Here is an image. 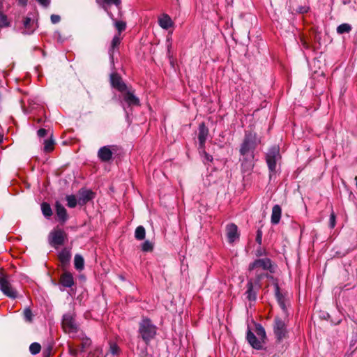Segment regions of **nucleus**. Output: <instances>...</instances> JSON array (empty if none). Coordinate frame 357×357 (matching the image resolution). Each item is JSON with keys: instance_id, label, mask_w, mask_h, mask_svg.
Masks as SVG:
<instances>
[{"instance_id": "obj_1", "label": "nucleus", "mask_w": 357, "mask_h": 357, "mask_svg": "<svg viewBox=\"0 0 357 357\" xmlns=\"http://www.w3.org/2000/svg\"><path fill=\"white\" fill-rule=\"evenodd\" d=\"M260 143L261 140L255 132L252 130H245L239 148L240 155L255 156V151Z\"/></svg>"}, {"instance_id": "obj_2", "label": "nucleus", "mask_w": 357, "mask_h": 357, "mask_svg": "<svg viewBox=\"0 0 357 357\" xmlns=\"http://www.w3.org/2000/svg\"><path fill=\"white\" fill-rule=\"evenodd\" d=\"M138 333L146 344H149L156 336L157 327L150 319L143 318L139 323Z\"/></svg>"}, {"instance_id": "obj_3", "label": "nucleus", "mask_w": 357, "mask_h": 357, "mask_svg": "<svg viewBox=\"0 0 357 357\" xmlns=\"http://www.w3.org/2000/svg\"><path fill=\"white\" fill-rule=\"evenodd\" d=\"M273 331L276 342H282L289 337V331L287 325L282 319L278 316L275 317L273 323Z\"/></svg>"}, {"instance_id": "obj_4", "label": "nucleus", "mask_w": 357, "mask_h": 357, "mask_svg": "<svg viewBox=\"0 0 357 357\" xmlns=\"http://www.w3.org/2000/svg\"><path fill=\"white\" fill-rule=\"evenodd\" d=\"M280 158V148L278 146L271 147L266 154V161L270 171V179L276 172V162Z\"/></svg>"}, {"instance_id": "obj_5", "label": "nucleus", "mask_w": 357, "mask_h": 357, "mask_svg": "<svg viewBox=\"0 0 357 357\" xmlns=\"http://www.w3.org/2000/svg\"><path fill=\"white\" fill-rule=\"evenodd\" d=\"M268 271L270 273H274L275 270L272 264V261L269 258H262L255 259L250 263L248 266L249 273H252L256 270Z\"/></svg>"}, {"instance_id": "obj_6", "label": "nucleus", "mask_w": 357, "mask_h": 357, "mask_svg": "<svg viewBox=\"0 0 357 357\" xmlns=\"http://www.w3.org/2000/svg\"><path fill=\"white\" fill-rule=\"evenodd\" d=\"M59 259L62 266L63 273L61 275L59 283L58 284L59 288L61 291H63L67 288V250L63 249L59 254Z\"/></svg>"}, {"instance_id": "obj_7", "label": "nucleus", "mask_w": 357, "mask_h": 357, "mask_svg": "<svg viewBox=\"0 0 357 357\" xmlns=\"http://www.w3.org/2000/svg\"><path fill=\"white\" fill-rule=\"evenodd\" d=\"M65 237L66 233L64 230L56 227L50 234L49 241L52 246L57 248L63 244Z\"/></svg>"}, {"instance_id": "obj_8", "label": "nucleus", "mask_w": 357, "mask_h": 357, "mask_svg": "<svg viewBox=\"0 0 357 357\" xmlns=\"http://www.w3.org/2000/svg\"><path fill=\"white\" fill-rule=\"evenodd\" d=\"M0 290L9 298H15L17 297L16 291L12 287L6 275L0 276Z\"/></svg>"}, {"instance_id": "obj_9", "label": "nucleus", "mask_w": 357, "mask_h": 357, "mask_svg": "<svg viewBox=\"0 0 357 357\" xmlns=\"http://www.w3.org/2000/svg\"><path fill=\"white\" fill-rule=\"evenodd\" d=\"M96 193L90 189L81 188L77 193L78 205L84 206L89 202L93 201L96 197Z\"/></svg>"}, {"instance_id": "obj_10", "label": "nucleus", "mask_w": 357, "mask_h": 357, "mask_svg": "<svg viewBox=\"0 0 357 357\" xmlns=\"http://www.w3.org/2000/svg\"><path fill=\"white\" fill-rule=\"evenodd\" d=\"M247 290L245 293L246 298L249 301L254 302L257 300V294L259 289L261 288V284H255L252 281H248L246 284Z\"/></svg>"}, {"instance_id": "obj_11", "label": "nucleus", "mask_w": 357, "mask_h": 357, "mask_svg": "<svg viewBox=\"0 0 357 357\" xmlns=\"http://www.w3.org/2000/svg\"><path fill=\"white\" fill-rule=\"evenodd\" d=\"M116 146H104L99 149L98 158L100 161L107 162L112 158L113 151H115Z\"/></svg>"}, {"instance_id": "obj_12", "label": "nucleus", "mask_w": 357, "mask_h": 357, "mask_svg": "<svg viewBox=\"0 0 357 357\" xmlns=\"http://www.w3.org/2000/svg\"><path fill=\"white\" fill-rule=\"evenodd\" d=\"M246 340L250 346L257 350L264 349V342L252 332L248 327L246 333Z\"/></svg>"}, {"instance_id": "obj_13", "label": "nucleus", "mask_w": 357, "mask_h": 357, "mask_svg": "<svg viewBox=\"0 0 357 357\" xmlns=\"http://www.w3.org/2000/svg\"><path fill=\"white\" fill-rule=\"evenodd\" d=\"M110 83L113 88L120 92H123L127 89L126 84L123 82L121 77L118 73L111 74Z\"/></svg>"}, {"instance_id": "obj_14", "label": "nucleus", "mask_w": 357, "mask_h": 357, "mask_svg": "<svg viewBox=\"0 0 357 357\" xmlns=\"http://www.w3.org/2000/svg\"><path fill=\"white\" fill-rule=\"evenodd\" d=\"M242 158L240 159L241 161V171L243 173H249L252 171L255 166L253 155H241Z\"/></svg>"}, {"instance_id": "obj_15", "label": "nucleus", "mask_w": 357, "mask_h": 357, "mask_svg": "<svg viewBox=\"0 0 357 357\" xmlns=\"http://www.w3.org/2000/svg\"><path fill=\"white\" fill-rule=\"evenodd\" d=\"M208 132V128L206 126L204 123H202L199 125L198 139L200 149L204 148Z\"/></svg>"}, {"instance_id": "obj_16", "label": "nucleus", "mask_w": 357, "mask_h": 357, "mask_svg": "<svg viewBox=\"0 0 357 357\" xmlns=\"http://www.w3.org/2000/svg\"><path fill=\"white\" fill-rule=\"evenodd\" d=\"M226 232L228 242L231 243L239 238V233L238 232V227L234 223L228 224L226 226Z\"/></svg>"}, {"instance_id": "obj_17", "label": "nucleus", "mask_w": 357, "mask_h": 357, "mask_svg": "<svg viewBox=\"0 0 357 357\" xmlns=\"http://www.w3.org/2000/svg\"><path fill=\"white\" fill-rule=\"evenodd\" d=\"M123 100L128 106H138L140 105L139 99L130 91H127L123 94Z\"/></svg>"}, {"instance_id": "obj_18", "label": "nucleus", "mask_w": 357, "mask_h": 357, "mask_svg": "<svg viewBox=\"0 0 357 357\" xmlns=\"http://www.w3.org/2000/svg\"><path fill=\"white\" fill-rule=\"evenodd\" d=\"M252 273H255V278H250L248 280L252 281V282H254L255 284H261V281L265 278H270L273 279V276L268 275L267 273L262 272L260 270L254 271Z\"/></svg>"}, {"instance_id": "obj_19", "label": "nucleus", "mask_w": 357, "mask_h": 357, "mask_svg": "<svg viewBox=\"0 0 357 357\" xmlns=\"http://www.w3.org/2000/svg\"><path fill=\"white\" fill-rule=\"evenodd\" d=\"M275 287V296L277 299V301L280 305V307L283 310V311H286V306L284 303V298L282 293L280 292V289L277 282H274Z\"/></svg>"}, {"instance_id": "obj_20", "label": "nucleus", "mask_w": 357, "mask_h": 357, "mask_svg": "<svg viewBox=\"0 0 357 357\" xmlns=\"http://www.w3.org/2000/svg\"><path fill=\"white\" fill-rule=\"evenodd\" d=\"M281 207L278 204L273 206L271 218V221L273 225H277L279 223L281 218Z\"/></svg>"}, {"instance_id": "obj_21", "label": "nucleus", "mask_w": 357, "mask_h": 357, "mask_svg": "<svg viewBox=\"0 0 357 357\" xmlns=\"http://www.w3.org/2000/svg\"><path fill=\"white\" fill-rule=\"evenodd\" d=\"M159 25L164 29L173 26L174 22L167 14H163L158 20Z\"/></svg>"}, {"instance_id": "obj_22", "label": "nucleus", "mask_w": 357, "mask_h": 357, "mask_svg": "<svg viewBox=\"0 0 357 357\" xmlns=\"http://www.w3.org/2000/svg\"><path fill=\"white\" fill-rule=\"evenodd\" d=\"M79 325L75 319V314L68 316V334L78 332Z\"/></svg>"}, {"instance_id": "obj_23", "label": "nucleus", "mask_w": 357, "mask_h": 357, "mask_svg": "<svg viewBox=\"0 0 357 357\" xmlns=\"http://www.w3.org/2000/svg\"><path fill=\"white\" fill-rule=\"evenodd\" d=\"M255 333H256L257 335L265 344L267 340V335H266V333L264 328L263 327V326L261 324L255 323Z\"/></svg>"}, {"instance_id": "obj_24", "label": "nucleus", "mask_w": 357, "mask_h": 357, "mask_svg": "<svg viewBox=\"0 0 357 357\" xmlns=\"http://www.w3.org/2000/svg\"><path fill=\"white\" fill-rule=\"evenodd\" d=\"M120 35H115L111 42V45L109 49V54L112 59L114 57V52L116 48L119 46L121 43V38L119 36Z\"/></svg>"}, {"instance_id": "obj_25", "label": "nucleus", "mask_w": 357, "mask_h": 357, "mask_svg": "<svg viewBox=\"0 0 357 357\" xmlns=\"http://www.w3.org/2000/svg\"><path fill=\"white\" fill-rule=\"evenodd\" d=\"M73 264L75 268L78 271H81L84 268V257L79 255L76 254L74 257Z\"/></svg>"}, {"instance_id": "obj_26", "label": "nucleus", "mask_w": 357, "mask_h": 357, "mask_svg": "<svg viewBox=\"0 0 357 357\" xmlns=\"http://www.w3.org/2000/svg\"><path fill=\"white\" fill-rule=\"evenodd\" d=\"M56 212L59 220L64 222L66 220V211L64 206H63L59 202H56Z\"/></svg>"}, {"instance_id": "obj_27", "label": "nucleus", "mask_w": 357, "mask_h": 357, "mask_svg": "<svg viewBox=\"0 0 357 357\" xmlns=\"http://www.w3.org/2000/svg\"><path fill=\"white\" fill-rule=\"evenodd\" d=\"M33 23H34L33 20L29 17H26L24 19L23 24H24V26L26 31L24 32V33L31 34L33 32L34 28L32 27L33 25Z\"/></svg>"}, {"instance_id": "obj_28", "label": "nucleus", "mask_w": 357, "mask_h": 357, "mask_svg": "<svg viewBox=\"0 0 357 357\" xmlns=\"http://www.w3.org/2000/svg\"><path fill=\"white\" fill-rule=\"evenodd\" d=\"M146 230L145 228L140 225L138 226L135 231V238L138 241H142L145 238Z\"/></svg>"}, {"instance_id": "obj_29", "label": "nucleus", "mask_w": 357, "mask_h": 357, "mask_svg": "<svg viewBox=\"0 0 357 357\" xmlns=\"http://www.w3.org/2000/svg\"><path fill=\"white\" fill-rule=\"evenodd\" d=\"M351 26L347 23H343L337 27V32L339 34L349 33L351 31Z\"/></svg>"}, {"instance_id": "obj_30", "label": "nucleus", "mask_w": 357, "mask_h": 357, "mask_svg": "<svg viewBox=\"0 0 357 357\" xmlns=\"http://www.w3.org/2000/svg\"><path fill=\"white\" fill-rule=\"evenodd\" d=\"M41 210L43 215L46 218H49L52 215V211L50 205L46 202H43L41 204Z\"/></svg>"}, {"instance_id": "obj_31", "label": "nucleus", "mask_w": 357, "mask_h": 357, "mask_svg": "<svg viewBox=\"0 0 357 357\" xmlns=\"http://www.w3.org/2000/svg\"><path fill=\"white\" fill-rule=\"evenodd\" d=\"M43 144L44 151L45 152H50L54 149V142L52 139L44 140Z\"/></svg>"}, {"instance_id": "obj_32", "label": "nucleus", "mask_w": 357, "mask_h": 357, "mask_svg": "<svg viewBox=\"0 0 357 357\" xmlns=\"http://www.w3.org/2000/svg\"><path fill=\"white\" fill-rule=\"evenodd\" d=\"M40 344L37 342H33L29 346V351L31 354L36 355L40 351Z\"/></svg>"}, {"instance_id": "obj_33", "label": "nucleus", "mask_w": 357, "mask_h": 357, "mask_svg": "<svg viewBox=\"0 0 357 357\" xmlns=\"http://www.w3.org/2000/svg\"><path fill=\"white\" fill-rule=\"evenodd\" d=\"M24 319L27 322H31L33 320V313L29 307L24 309L23 312Z\"/></svg>"}, {"instance_id": "obj_34", "label": "nucleus", "mask_w": 357, "mask_h": 357, "mask_svg": "<svg viewBox=\"0 0 357 357\" xmlns=\"http://www.w3.org/2000/svg\"><path fill=\"white\" fill-rule=\"evenodd\" d=\"M355 343H351L347 353V357H357V345L354 347Z\"/></svg>"}, {"instance_id": "obj_35", "label": "nucleus", "mask_w": 357, "mask_h": 357, "mask_svg": "<svg viewBox=\"0 0 357 357\" xmlns=\"http://www.w3.org/2000/svg\"><path fill=\"white\" fill-rule=\"evenodd\" d=\"M142 250L144 252H151L153 250V245L149 241H146L142 245Z\"/></svg>"}, {"instance_id": "obj_36", "label": "nucleus", "mask_w": 357, "mask_h": 357, "mask_svg": "<svg viewBox=\"0 0 357 357\" xmlns=\"http://www.w3.org/2000/svg\"><path fill=\"white\" fill-rule=\"evenodd\" d=\"M10 24L8 21L7 16L0 12V27L9 26Z\"/></svg>"}, {"instance_id": "obj_37", "label": "nucleus", "mask_w": 357, "mask_h": 357, "mask_svg": "<svg viewBox=\"0 0 357 357\" xmlns=\"http://www.w3.org/2000/svg\"><path fill=\"white\" fill-rule=\"evenodd\" d=\"M115 27L119 31L118 35H120L122 31H123L126 28V23L123 21H116L115 22Z\"/></svg>"}, {"instance_id": "obj_38", "label": "nucleus", "mask_w": 357, "mask_h": 357, "mask_svg": "<svg viewBox=\"0 0 357 357\" xmlns=\"http://www.w3.org/2000/svg\"><path fill=\"white\" fill-rule=\"evenodd\" d=\"M91 344V340L88 337H85L82 340V342H81L79 346L81 347V350L84 351L86 348H89Z\"/></svg>"}, {"instance_id": "obj_39", "label": "nucleus", "mask_w": 357, "mask_h": 357, "mask_svg": "<svg viewBox=\"0 0 357 357\" xmlns=\"http://www.w3.org/2000/svg\"><path fill=\"white\" fill-rule=\"evenodd\" d=\"M78 204V198L75 195H68V207L74 208Z\"/></svg>"}, {"instance_id": "obj_40", "label": "nucleus", "mask_w": 357, "mask_h": 357, "mask_svg": "<svg viewBox=\"0 0 357 357\" xmlns=\"http://www.w3.org/2000/svg\"><path fill=\"white\" fill-rule=\"evenodd\" d=\"M98 3L114 4L116 6L121 3V0H96Z\"/></svg>"}, {"instance_id": "obj_41", "label": "nucleus", "mask_w": 357, "mask_h": 357, "mask_svg": "<svg viewBox=\"0 0 357 357\" xmlns=\"http://www.w3.org/2000/svg\"><path fill=\"white\" fill-rule=\"evenodd\" d=\"M310 10V7L308 6H298L296 9V12L300 14L307 13Z\"/></svg>"}, {"instance_id": "obj_42", "label": "nucleus", "mask_w": 357, "mask_h": 357, "mask_svg": "<svg viewBox=\"0 0 357 357\" xmlns=\"http://www.w3.org/2000/svg\"><path fill=\"white\" fill-rule=\"evenodd\" d=\"M262 235H263V233H262V231L261 229H259L257 231V235H256V242L259 244V245H261V243H262Z\"/></svg>"}, {"instance_id": "obj_43", "label": "nucleus", "mask_w": 357, "mask_h": 357, "mask_svg": "<svg viewBox=\"0 0 357 357\" xmlns=\"http://www.w3.org/2000/svg\"><path fill=\"white\" fill-rule=\"evenodd\" d=\"M335 218L336 217L335 213L333 212L331 213L329 220V227L331 228H334V227L335 226Z\"/></svg>"}, {"instance_id": "obj_44", "label": "nucleus", "mask_w": 357, "mask_h": 357, "mask_svg": "<svg viewBox=\"0 0 357 357\" xmlns=\"http://www.w3.org/2000/svg\"><path fill=\"white\" fill-rule=\"evenodd\" d=\"M266 255H267V252H266V250L262 249L260 247L256 250L255 255L258 257H262V256H266Z\"/></svg>"}, {"instance_id": "obj_45", "label": "nucleus", "mask_w": 357, "mask_h": 357, "mask_svg": "<svg viewBox=\"0 0 357 357\" xmlns=\"http://www.w3.org/2000/svg\"><path fill=\"white\" fill-rule=\"evenodd\" d=\"M61 20V17L59 15H51V22L53 23V24H56L58 23Z\"/></svg>"}, {"instance_id": "obj_46", "label": "nucleus", "mask_w": 357, "mask_h": 357, "mask_svg": "<svg viewBox=\"0 0 357 357\" xmlns=\"http://www.w3.org/2000/svg\"><path fill=\"white\" fill-rule=\"evenodd\" d=\"M47 130L44 128H40L38 130V136L40 138L44 137L47 135Z\"/></svg>"}, {"instance_id": "obj_47", "label": "nucleus", "mask_w": 357, "mask_h": 357, "mask_svg": "<svg viewBox=\"0 0 357 357\" xmlns=\"http://www.w3.org/2000/svg\"><path fill=\"white\" fill-rule=\"evenodd\" d=\"M301 43L302 45L303 46V47H305V49L310 48V43L303 37L301 38Z\"/></svg>"}, {"instance_id": "obj_48", "label": "nucleus", "mask_w": 357, "mask_h": 357, "mask_svg": "<svg viewBox=\"0 0 357 357\" xmlns=\"http://www.w3.org/2000/svg\"><path fill=\"white\" fill-rule=\"evenodd\" d=\"M66 320H67V314H64L63 315V319H62V327L65 332L66 331V327H67Z\"/></svg>"}, {"instance_id": "obj_49", "label": "nucleus", "mask_w": 357, "mask_h": 357, "mask_svg": "<svg viewBox=\"0 0 357 357\" xmlns=\"http://www.w3.org/2000/svg\"><path fill=\"white\" fill-rule=\"evenodd\" d=\"M74 284L73 276L68 272V288H72Z\"/></svg>"}, {"instance_id": "obj_50", "label": "nucleus", "mask_w": 357, "mask_h": 357, "mask_svg": "<svg viewBox=\"0 0 357 357\" xmlns=\"http://www.w3.org/2000/svg\"><path fill=\"white\" fill-rule=\"evenodd\" d=\"M37 1L44 7H47L50 3V0H37Z\"/></svg>"}, {"instance_id": "obj_51", "label": "nucleus", "mask_w": 357, "mask_h": 357, "mask_svg": "<svg viewBox=\"0 0 357 357\" xmlns=\"http://www.w3.org/2000/svg\"><path fill=\"white\" fill-rule=\"evenodd\" d=\"M204 154H205V158H206V160L207 161H208V162H212V161H213V156H212V155H211L208 154V153H206V152L204 153Z\"/></svg>"}, {"instance_id": "obj_52", "label": "nucleus", "mask_w": 357, "mask_h": 357, "mask_svg": "<svg viewBox=\"0 0 357 357\" xmlns=\"http://www.w3.org/2000/svg\"><path fill=\"white\" fill-rule=\"evenodd\" d=\"M68 353L73 354V355L76 354V351L75 349H73L69 344H68Z\"/></svg>"}, {"instance_id": "obj_53", "label": "nucleus", "mask_w": 357, "mask_h": 357, "mask_svg": "<svg viewBox=\"0 0 357 357\" xmlns=\"http://www.w3.org/2000/svg\"><path fill=\"white\" fill-rule=\"evenodd\" d=\"M18 3L21 6H25L27 4L28 0H17Z\"/></svg>"}, {"instance_id": "obj_54", "label": "nucleus", "mask_w": 357, "mask_h": 357, "mask_svg": "<svg viewBox=\"0 0 357 357\" xmlns=\"http://www.w3.org/2000/svg\"><path fill=\"white\" fill-rule=\"evenodd\" d=\"M171 47H172V45H171V44L168 45V46H167L168 55H169V57H170V55H169V54H170V49H171Z\"/></svg>"}, {"instance_id": "obj_55", "label": "nucleus", "mask_w": 357, "mask_h": 357, "mask_svg": "<svg viewBox=\"0 0 357 357\" xmlns=\"http://www.w3.org/2000/svg\"><path fill=\"white\" fill-rule=\"evenodd\" d=\"M112 353L115 354L116 351V349H117V347L114 346V347L112 348Z\"/></svg>"}, {"instance_id": "obj_56", "label": "nucleus", "mask_w": 357, "mask_h": 357, "mask_svg": "<svg viewBox=\"0 0 357 357\" xmlns=\"http://www.w3.org/2000/svg\"><path fill=\"white\" fill-rule=\"evenodd\" d=\"M319 39H320V37L318 35L316 34L315 36H314V40H319Z\"/></svg>"}, {"instance_id": "obj_57", "label": "nucleus", "mask_w": 357, "mask_h": 357, "mask_svg": "<svg viewBox=\"0 0 357 357\" xmlns=\"http://www.w3.org/2000/svg\"><path fill=\"white\" fill-rule=\"evenodd\" d=\"M80 278L82 280H85V277L84 275H80Z\"/></svg>"}, {"instance_id": "obj_58", "label": "nucleus", "mask_w": 357, "mask_h": 357, "mask_svg": "<svg viewBox=\"0 0 357 357\" xmlns=\"http://www.w3.org/2000/svg\"><path fill=\"white\" fill-rule=\"evenodd\" d=\"M347 3V0L344 1V3L346 4Z\"/></svg>"}, {"instance_id": "obj_59", "label": "nucleus", "mask_w": 357, "mask_h": 357, "mask_svg": "<svg viewBox=\"0 0 357 357\" xmlns=\"http://www.w3.org/2000/svg\"><path fill=\"white\" fill-rule=\"evenodd\" d=\"M347 3V0L344 1V3L346 4Z\"/></svg>"}, {"instance_id": "obj_60", "label": "nucleus", "mask_w": 357, "mask_h": 357, "mask_svg": "<svg viewBox=\"0 0 357 357\" xmlns=\"http://www.w3.org/2000/svg\"><path fill=\"white\" fill-rule=\"evenodd\" d=\"M68 260L70 259V255L69 254H68Z\"/></svg>"}]
</instances>
